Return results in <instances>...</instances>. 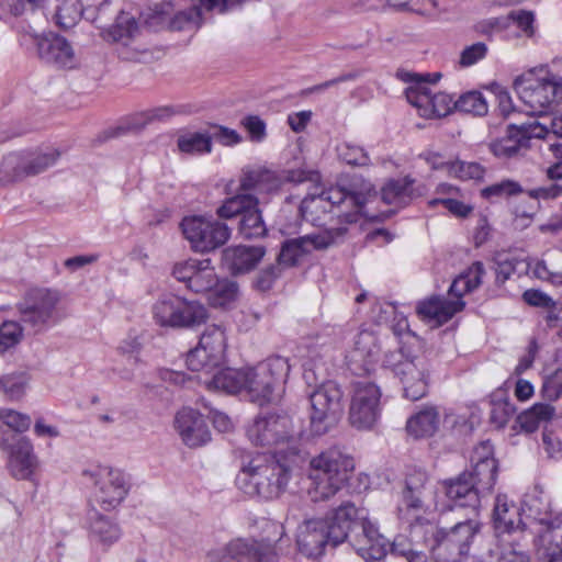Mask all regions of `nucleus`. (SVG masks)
<instances>
[{
	"instance_id": "3",
	"label": "nucleus",
	"mask_w": 562,
	"mask_h": 562,
	"mask_svg": "<svg viewBox=\"0 0 562 562\" xmlns=\"http://www.w3.org/2000/svg\"><path fill=\"white\" fill-rule=\"evenodd\" d=\"M393 322H395L391 326L393 333L401 336L407 331L413 341H404L397 350L386 352L382 367L398 379L405 398L417 401L428 392V367L424 357L418 355L420 342L415 335L411 334L406 317L397 313Z\"/></svg>"
},
{
	"instance_id": "50",
	"label": "nucleus",
	"mask_w": 562,
	"mask_h": 562,
	"mask_svg": "<svg viewBox=\"0 0 562 562\" xmlns=\"http://www.w3.org/2000/svg\"><path fill=\"white\" fill-rule=\"evenodd\" d=\"M29 376L24 372L8 374L0 378V390L10 400H20L26 390Z\"/></svg>"
},
{
	"instance_id": "40",
	"label": "nucleus",
	"mask_w": 562,
	"mask_h": 562,
	"mask_svg": "<svg viewBox=\"0 0 562 562\" xmlns=\"http://www.w3.org/2000/svg\"><path fill=\"white\" fill-rule=\"evenodd\" d=\"M138 24L130 13L121 12L114 25L106 32V38L112 42L127 45L137 34Z\"/></svg>"
},
{
	"instance_id": "21",
	"label": "nucleus",
	"mask_w": 562,
	"mask_h": 562,
	"mask_svg": "<svg viewBox=\"0 0 562 562\" xmlns=\"http://www.w3.org/2000/svg\"><path fill=\"white\" fill-rule=\"evenodd\" d=\"M94 481L95 497L101 507L110 510L120 505L130 488V477L120 469L99 467L93 472H86Z\"/></svg>"
},
{
	"instance_id": "9",
	"label": "nucleus",
	"mask_w": 562,
	"mask_h": 562,
	"mask_svg": "<svg viewBox=\"0 0 562 562\" xmlns=\"http://www.w3.org/2000/svg\"><path fill=\"white\" fill-rule=\"evenodd\" d=\"M372 186L364 184L360 191L346 190L341 187L330 188L318 195L305 196L300 205V213L306 221H314L310 213L314 209H325V203L330 205L329 212L337 210V217L340 222L356 223L359 215H366L364 206L371 196Z\"/></svg>"
},
{
	"instance_id": "27",
	"label": "nucleus",
	"mask_w": 562,
	"mask_h": 562,
	"mask_svg": "<svg viewBox=\"0 0 562 562\" xmlns=\"http://www.w3.org/2000/svg\"><path fill=\"white\" fill-rule=\"evenodd\" d=\"M176 428L186 446L198 448L211 440V431L202 414L198 411L184 407L175 418Z\"/></svg>"
},
{
	"instance_id": "7",
	"label": "nucleus",
	"mask_w": 562,
	"mask_h": 562,
	"mask_svg": "<svg viewBox=\"0 0 562 562\" xmlns=\"http://www.w3.org/2000/svg\"><path fill=\"white\" fill-rule=\"evenodd\" d=\"M482 524L476 518H463L450 528H439L432 522V528H419L412 536L423 535L427 540L430 536L432 542L430 549L435 562H463L470 552V548L481 531Z\"/></svg>"
},
{
	"instance_id": "60",
	"label": "nucleus",
	"mask_w": 562,
	"mask_h": 562,
	"mask_svg": "<svg viewBox=\"0 0 562 562\" xmlns=\"http://www.w3.org/2000/svg\"><path fill=\"white\" fill-rule=\"evenodd\" d=\"M199 402L204 408L209 409V418L212 420L215 429L220 432H227L233 428L232 420L225 413L213 408L204 397H201Z\"/></svg>"
},
{
	"instance_id": "20",
	"label": "nucleus",
	"mask_w": 562,
	"mask_h": 562,
	"mask_svg": "<svg viewBox=\"0 0 562 562\" xmlns=\"http://www.w3.org/2000/svg\"><path fill=\"white\" fill-rule=\"evenodd\" d=\"M447 497L446 508L450 512L464 510V518H476L480 516L481 496L483 493L471 482V475L463 471L452 479L442 482Z\"/></svg>"
},
{
	"instance_id": "14",
	"label": "nucleus",
	"mask_w": 562,
	"mask_h": 562,
	"mask_svg": "<svg viewBox=\"0 0 562 562\" xmlns=\"http://www.w3.org/2000/svg\"><path fill=\"white\" fill-rule=\"evenodd\" d=\"M342 391L334 381L318 386L310 396V428L313 435L323 436L339 423L342 413Z\"/></svg>"
},
{
	"instance_id": "30",
	"label": "nucleus",
	"mask_w": 562,
	"mask_h": 562,
	"mask_svg": "<svg viewBox=\"0 0 562 562\" xmlns=\"http://www.w3.org/2000/svg\"><path fill=\"white\" fill-rule=\"evenodd\" d=\"M202 383L211 391H222L226 394L246 393L247 367L216 369L210 378L202 379Z\"/></svg>"
},
{
	"instance_id": "46",
	"label": "nucleus",
	"mask_w": 562,
	"mask_h": 562,
	"mask_svg": "<svg viewBox=\"0 0 562 562\" xmlns=\"http://www.w3.org/2000/svg\"><path fill=\"white\" fill-rule=\"evenodd\" d=\"M543 559L557 561L562 557V519L552 524L542 537Z\"/></svg>"
},
{
	"instance_id": "39",
	"label": "nucleus",
	"mask_w": 562,
	"mask_h": 562,
	"mask_svg": "<svg viewBox=\"0 0 562 562\" xmlns=\"http://www.w3.org/2000/svg\"><path fill=\"white\" fill-rule=\"evenodd\" d=\"M83 14V5L80 0H57L54 14L55 24L68 30L75 26Z\"/></svg>"
},
{
	"instance_id": "23",
	"label": "nucleus",
	"mask_w": 562,
	"mask_h": 562,
	"mask_svg": "<svg viewBox=\"0 0 562 562\" xmlns=\"http://www.w3.org/2000/svg\"><path fill=\"white\" fill-rule=\"evenodd\" d=\"M1 446L9 452L8 468L11 475L18 480L31 479L37 460L30 439L15 434H3Z\"/></svg>"
},
{
	"instance_id": "35",
	"label": "nucleus",
	"mask_w": 562,
	"mask_h": 562,
	"mask_svg": "<svg viewBox=\"0 0 562 562\" xmlns=\"http://www.w3.org/2000/svg\"><path fill=\"white\" fill-rule=\"evenodd\" d=\"M176 113L177 111L175 110V108L170 105L157 106L140 112L137 115H135L126 126H117L114 131L111 132L110 136L115 137L123 135L128 131H139L153 122L166 121Z\"/></svg>"
},
{
	"instance_id": "64",
	"label": "nucleus",
	"mask_w": 562,
	"mask_h": 562,
	"mask_svg": "<svg viewBox=\"0 0 562 562\" xmlns=\"http://www.w3.org/2000/svg\"><path fill=\"white\" fill-rule=\"evenodd\" d=\"M522 300L530 306L542 307V308H554L557 303L547 293L529 289L522 293Z\"/></svg>"
},
{
	"instance_id": "32",
	"label": "nucleus",
	"mask_w": 562,
	"mask_h": 562,
	"mask_svg": "<svg viewBox=\"0 0 562 562\" xmlns=\"http://www.w3.org/2000/svg\"><path fill=\"white\" fill-rule=\"evenodd\" d=\"M464 301H448L447 299L432 297L417 305L418 315L428 321L442 325L450 321L458 312L462 311Z\"/></svg>"
},
{
	"instance_id": "13",
	"label": "nucleus",
	"mask_w": 562,
	"mask_h": 562,
	"mask_svg": "<svg viewBox=\"0 0 562 562\" xmlns=\"http://www.w3.org/2000/svg\"><path fill=\"white\" fill-rule=\"evenodd\" d=\"M441 74H427L425 78H418L416 74H405L403 80L412 82L405 89L407 101L418 109L422 116L425 117H443L456 110V100L451 94L446 92H432L428 83L437 82Z\"/></svg>"
},
{
	"instance_id": "10",
	"label": "nucleus",
	"mask_w": 562,
	"mask_h": 562,
	"mask_svg": "<svg viewBox=\"0 0 562 562\" xmlns=\"http://www.w3.org/2000/svg\"><path fill=\"white\" fill-rule=\"evenodd\" d=\"M288 358L272 356L254 367H247L246 395L260 406L278 400L290 373Z\"/></svg>"
},
{
	"instance_id": "53",
	"label": "nucleus",
	"mask_w": 562,
	"mask_h": 562,
	"mask_svg": "<svg viewBox=\"0 0 562 562\" xmlns=\"http://www.w3.org/2000/svg\"><path fill=\"white\" fill-rule=\"evenodd\" d=\"M515 413L516 407L508 398L492 400L490 419L496 427H504Z\"/></svg>"
},
{
	"instance_id": "51",
	"label": "nucleus",
	"mask_w": 562,
	"mask_h": 562,
	"mask_svg": "<svg viewBox=\"0 0 562 562\" xmlns=\"http://www.w3.org/2000/svg\"><path fill=\"white\" fill-rule=\"evenodd\" d=\"M447 171L461 180H481L485 173V169L480 164L460 160L447 162Z\"/></svg>"
},
{
	"instance_id": "59",
	"label": "nucleus",
	"mask_w": 562,
	"mask_h": 562,
	"mask_svg": "<svg viewBox=\"0 0 562 562\" xmlns=\"http://www.w3.org/2000/svg\"><path fill=\"white\" fill-rule=\"evenodd\" d=\"M451 0H411V11L420 15H431L447 9Z\"/></svg>"
},
{
	"instance_id": "22",
	"label": "nucleus",
	"mask_w": 562,
	"mask_h": 562,
	"mask_svg": "<svg viewBox=\"0 0 562 562\" xmlns=\"http://www.w3.org/2000/svg\"><path fill=\"white\" fill-rule=\"evenodd\" d=\"M548 126L544 122L532 120L520 125L510 124L507 127V134L491 143V151L498 158H513L521 149L529 147L531 138L547 137Z\"/></svg>"
},
{
	"instance_id": "29",
	"label": "nucleus",
	"mask_w": 562,
	"mask_h": 562,
	"mask_svg": "<svg viewBox=\"0 0 562 562\" xmlns=\"http://www.w3.org/2000/svg\"><path fill=\"white\" fill-rule=\"evenodd\" d=\"M492 519L497 533H513L525 528L520 508L503 494H498L495 498Z\"/></svg>"
},
{
	"instance_id": "18",
	"label": "nucleus",
	"mask_w": 562,
	"mask_h": 562,
	"mask_svg": "<svg viewBox=\"0 0 562 562\" xmlns=\"http://www.w3.org/2000/svg\"><path fill=\"white\" fill-rule=\"evenodd\" d=\"M381 389L367 380L356 381L349 407V422L358 430H371L381 417Z\"/></svg>"
},
{
	"instance_id": "45",
	"label": "nucleus",
	"mask_w": 562,
	"mask_h": 562,
	"mask_svg": "<svg viewBox=\"0 0 562 562\" xmlns=\"http://www.w3.org/2000/svg\"><path fill=\"white\" fill-rule=\"evenodd\" d=\"M192 5L188 10L179 11L169 20V27L173 31H182L190 25L200 26L202 11H209L199 1L192 0Z\"/></svg>"
},
{
	"instance_id": "12",
	"label": "nucleus",
	"mask_w": 562,
	"mask_h": 562,
	"mask_svg": "<svg viewBox=\"0 0 562 562\" xmlns=\"http://www.w3.org/2000/svg\"><path fill=\"white\" fill-rule=\"evenodd\" d=\"M153 315L159 326L170 328H193L209 317L202 303L176 294L159 297L153 305Z\"/></svg>"
},
{
	"instance_id": "57",
	"label": "nucleus",
	"mask_w": 562,
	"mask_h": 562,
	"mask_svg": "<svg viewBox=\"0 0 562 562\" xmlns=\"http://www.w3.org/2000/svg\"><path fill=\"white\" fill-rule=\"evenodd\" d=\"M541 394L548 401H557L562 395V369H557L543 379Z\"/></svg>"
},
{
	"instance_id": "41",
	"label": "nucleus",
	"mask_w": 562,
	"mask_h": 562,
	"mask_svg": "<svg viewBox=\"0 0 562 562\" xmlns=\"http://www.w3.org/2000/svg\"><path fill=\"white\" fill-rule=\"evenodd\" d=\"M223 361H215L205 348L200 344L187 355L186 363L189 370L193 372H203L205 375L212 373L220 368Z\"/></svg>"
},
{
	"instance_id": "52",
	"label": "nucleus",
	"mask_w": 562,
	"mask_h": 562,
	"mask_svg": "<svg viewBox=\"0 0 562 562\" xmlns=\"http://www.w3.org/2000/svg\"><path fill=\"white\" fill-rule=\"evenodd\" d=\"M283 271L284 269L278 262L268 265L256 274L252 282L254 288L260 292L271 290Z\"/></svg>"
},
{
	"instance_id": "62",
	"label": "nucleus",
	"mask_w": 562,
	"mask_h": 562,
	"mask_svg": "<svg viewBox=\"0 0 562 562\" xmlns=\"http://www.w3.org/2000/svg\"><path fill=\"white\" fill-rule=\"evenodd\" d=\"M241 125L248 132L252 142L260 143L266 136V123L257 115H247L241 120Z\"/></svg>"
},
{
	"instance_id": "44",
	"label": "nucleus",
	"mask_w": 562,
	"mask_h": 562,
	"mask_svg": "<svg viewBox=\"0 0 562 562\" xmlns=\"http://www.w3.org/2000/svg\"><path fill=\"white\" fill-rule=\"evenodd\" d=\"M210 263V259L200 260L188 288L189 290L195 293L210 292L212 286L215 285L217 278L214 268Z\"/></svg>"
},
{
	"instance_id": "49",
	"label": "nucleus",
	"mask_w": 562,
	"mask_h": 562,
	"mask_svg": "<svg viewBox=\"0 0 562 562\" xmlns=\"http://www.w3.org/2000/svg\"><path fill=\"white\" fill-rule=\"evenodd\" d=\"M177 143L179 150L186 154H204L212 149L210 135L202 133L181 135Z\"/></svg>"
},
{
	"instance_id": "43",
	"label": "nucleus",
	"mask_w": 562,
	"mask_h": 562,
	"mask_svg": "<svg viewBox=\"0 0 562 562\" xmlns=\"http://www.w3.org/2000/svg\"><path fill=\"white\" fill-rule=\"evenodd\" d=\"M456 110L474 116H483L488 112V104L482 92L468 91L456 100Z\"/></svg>"
},
{
	"instance_id": "55",
	"label": "nucleus",
	"mask_w": 562,
	"mask_h": 562,
	"mask_svg": "<svg viewBox=\"0 0 562 562\" xmlns=\"http://www.w3.org/2000/svg\"><path fill=\"white\" fill-rule=\"evenodd\" d=\"M524 192L521 186L514 180H502L493 183L481 191L484 199L492 200L493 198H507Z\"/></svg>"
},
{
	"instance_id": "19",
	"label": "nucleus",
	"mask_w": 562,
	"mask_h": 562,
	"mask_svg": "<svg viewBox=\"0 0 562 562\" xmlns=\"http://www.w3.org/2000/svg\"><path fill=\"white\" fill-rule=\"evenodd\" d=\"M347 233L346 226L324 229L317 234H307L290 238L282 243L276 262L285 268L295 267L300 260L313 250H323L342 238Z\"/></svg>"
},
{
	"instance_id": "11",
	"label": "nucleus",
	"mask_w": 562,
	"mask_h": 562,
	"mask_svg": "<svg viewBox=\"0 0 562 562\" xmlns=\"http://www.w3.org/2000/svg\"><path fill=\"white\" fill-rule=\"evenodd\" d=\"M59 302L60 295L55 290L31 289L16 304L20 322L32 334L44 333L60 321Z\"/></svg>"
},
{
	"instance_id": "36",
	"label": "nucleus",
	"mask_w": 562,
	"mask_h": 562,
	"mask_svg": "<svg viewBox=\"0 0 562 562\" xmlns=\"http://www.w3.org/2000/svg\"><path fill=\"white\" fill-rule=\"evenodd\" d=\"M555 414V408L546 403H536L529 409L524 411L516 417V427L521 431L533 432L540 425L550 422Z\"/></svg>"
},
{
	"instance_id": "56",
	"label": "nucleus",
	"mask_w": 562,
	"mask_h": 562,
	"mask_svg": "<svg viewBox=\"0 0 562 562\" xmlns=\"http://www.w3.org/2000/svg\"><path fill=\"white\" fill-rule=\"evenodd\" d=\"M0 417L4 425L16 434H23L30 429L32 419L27 414L13 409L1 411Z\"/></svg>"
},
{
	"instance_id": "5",
	"label": "nucleus",
	"mask_w": 562,
	"mask_h": 562,
	"mask_svg": "<svg viewBox=\"0 0 562 562\" xmlns=\"http://www.w3.org/2000/svg\"><path fill=\"white\" fill-rule=\"evenodd\" d=\"M247 437L258 447L276 448V456L300 463L304 459L297 432L294 431L291 417L284 412L259 414L247 428Z\"/></svg>"
},
{
	"instance_id": "42",
	"label": "nucleus",
	"mask_w": 562,
	"mask_h": 562,
	"mask_svg": "<svg viewBox=\"0 0 562 562\" xmlns=\"http://www.w3.org/2000/svg\"><path fill=\"white\" fill-rule=\"evenodd\" d=\"M59 156L60 153L57 149L34 154L23 161L21 170L26 176H36L54 166Z\"/></svg>"
},
{
	"instance_id": "8",
	"label": "nucleus",
	"mask_w": 562,
	"mask_h": 562,
	"mask_svg": "<svg viewBox=\"0 0 562 562\" xmlns=\"http://www.w3.org/2000/svg\"><path fill=\"white\" fill-rule=\"evenodd\" d=\"M353 459L338 448H329L310 461L313 487L308 495L313 502L327 501L336 495L353 470Z\"/></svg>"
},
{
	"instance_id": "2",
	"label": "nucleus",
	"mask_w": 562,
	"mask_h": 562,
	"mask_svg": "<svg viewBox=\"0 0 562 562\" xmlns=\"http://www.w3.org/2000/svg\"><path fill=\"white\" fill-rule=\"evenodd\" d=\"M282 184V179L266 168L244 169L239 179V192L227 198L216 214L220 218L238 216V233L246 239L266 236L267 226L259 209V200L250 192L258 194L274 193Z\"/></svg>"
},
{
	"instance_id": "61",
	"label": "nucleus",
	"mask_w": 562,
	"mask_h": 562,
	"mask_svg": "<svg viewBox=\"0 0 562 562\" xmlns=\"http://www.w3.org/2000/svg\"><path fill=\"white\" fill-rule=\"evenodd\" d=\"M487 54V46L483 42L474 43L470 46H467L460 56V65L462 67H470L481 59H483Z\"/></svg>"
},
{
	"instance_id": "16",
	"label": "nucleus",
	"mask_w": 562,
	"mask_h": 562,
	"mask_svg": "<svg viewBox=\"0 0 562 562\" xmlns=\"http://www.w3.org/2000/svg\"><path fill=\"white\" fill-rule=\"evenodd\" d=\"M180 227L184 238L198 252H210L222 247L232 233L227 224L201 215L186 216Z\"/></svg>"
},
{
	"instance_id": "28",
	"label": "nucleus",
	"mask_w": 562,
	"mask_h": 562,
	"mask_svg": "<svg viewBox=\"0 0 562 562\" xmlns=\"http://www.w3.org/2000/svg\"><path fill=\"white\" fill-rule=\"evenodd\" d=\"M263 246H234L222 252V265L232 276H240L252 271L263 259Z\"/></svg>"
},
{
	"instance_id": "47",
	"label": "nucleus",
	"mask_w": 562,
	"mask_h": 562,
	"mask_svg": "<svg viewBox=\"0 0 562 562\" xmlns=\"http://www.w3.org/2000/svg\"><path fill=\"white\" fill-rule=\"evenodd\" d=\"M25 327L18 321H4L0 324V353L15 348L23 338Z\"/></svg>"
},
{
	"instance_id": "4",
	"label": "nucleus",
	"mask_w": 562,
	"mask_h": 562,
	"mask_svg": "<svg viewBox=\"0 0 562 562\" xmlns=\"http://www.w3.org/2000/svg\"><path fill=\"white\" fill-rule=\"evenodd\" d=\"M557 64L531 68L514 80L518 98L532 116L553 115L562 104V77L552 69Z\"/></svg>"
},
{
	"instance_id": "15",
	"label": "nucleus",
	"mask_w": 562,
	"mask_h": 562,
	"mask_svg": "<svg viewBox=\"0 0 562 562\" xmlns=\"http://www.w3.org/2000/svg\"><path fill=\"white\" fill-rule=\"evenodd\" d=\"M271 528L279 535L277 539H234L224 547L218 562H279L277 544L282 541L283 526L272 524Z\"/></svg>"
},
{
	"instance_id": "6",
	"label": "nucleus",
	"mask_w": 562,
	"mask_h": 562,
	"mask_svg": "<svg viewBox=\"0 0 562 562\" xmlns=\"http://www.w3.org/2000/svg\"><path fill=\"white\" fill-rule=\"evenodd\" d=\"M291 461L266 457L252 458L236 476V484L246 495L270 501L284 493L291 479Z\"/></svg>"
},
{
	"instance_id": "31",
	"label": "nucleus",
	"mask_w": 562,
	"mask_h": 562,
	"mask_svg": "<svg viewBox=\"0 0 562 562\" xmlns=\"http://www.w3.org/2000/svg\"><path fill=\"white\" fill-rule=\"evenodd\" d=\"M88 520L89 539L93 546H101L105 551L121 538L117 524L97 510L89 512Z\"/></svg>"
},
{
	"instance_id": "38",
	"label": "nucleus",
	"mask_w": 562,
	"mask_h": 562,
	"mask_svg": "<svg viewBox=\"0 0 562 562\" xmlns=\"http://www.w3.org/2000/svg\"><path fill=\"white\" fill-rule=\"evenodd\" d=\"M199 344L211 352L215 361H223L226 350L225 330L221 325H207L200 337Z\"/></svg>"
},
{
	"instance_id": "26",
	"label": "nucleus",
	"mask_w": 562,
	"mask_h": 562,
	"mask_svg": "<svg viewBox=\"0 0 562 562\" xmlns=\"http://www.w3.org/2000/svg\"><path fill=\"white\" fill-rule=\"evenodd\" d=\"M38 57L46 64L59 68H72L76 63L75 52L70 43L55 33L34 36Z\"/></svg>"
},
{
	"instance_id": "24",
	"label": "nucleus",
	"mask_w": 562,
	"mask_h": 562,
	"mask_svg": "<svg viewBox=\"0 0 562 562\" xmlns=\"http://www.w3.org/2000/svg\"><path fill=\"white\" fill-rule=\"evenodd\" d=\"M381 344L375 333L360 330L353 339V349L349 352L347 364L355 375L370 374L379 360Z\"/></svg>"
},
{
	"instance_id": "34",
	"label": "nucleus",
	"mask_w": 562,
	"mask_h": 562,
	"mask_svg": "<svg viewBox=\"0 0 562 562\" xmlns=\"http://www.w3.org/2000/svg\"><path fill=\"white\" fill-rule=\"evenodd\" d=\"M439 427V412L436 407H425L413 415L406 423L408 435L414 438L432 436Z\"/></svg>"
},
{
	"instance_id": "63",
	"label": "nucleus",
	"mask_w": 562,
	"mask_h": 562,
	"mask_svg": "<svg viewBox=\"0 0 562 562\" xmlns=\"http://www.w3.org/2000/svg\"><path fill=\"white\" fill-rule=\"evenodd\" d=\"M518 261L509 258H497L494 262L495 284L502 286L515 272Z\"/></svg>"
},
{
	"instance_id": "58",
	"label": "nucleus",
	"mask_w": 562,
	"mask_h": 562,
	"mask_svg": "<svg viewBox=\"0 0 562 562\" xmlns=\"http://www.w3.org/2000/svg\"><path fill=\"white\" fill-rule=\"evenodd\" d=\"M509 24L512 22L522 31L527 37L535 35V14L531 11L526 10H513L508 13Z\"/></svg>"
},
{
	"instance_id": "1",
	"label": "nucleus",
	"mask_w": 562,
	"mask_h": 562,
	"mask_svg": "<svg viewBox=\"0 0 562 562\" xmlns=\"http://www.w3.org/2000/svg\"><path fill=\"white\" fill-rule=\"evenodd\" d=\"M347 540L366 562H378L386 555V540L363 509L351 502L341 503L324 518L305 520L296 535L299 551L307 558H318L327 546L336 548Z\"/></svg>"
},
{
	"instance_id": "25",
	"label": "nucleus",
	"mask_w": 562,
	"mask_h": 562,
	"mask_svg": "<svg viewBox=\"0 0 562 562\" xmlns=\"http://www.w3.org/2000/svg\"><path fill=\"white\" fill-rule=\"evenodd\" d=\"M472 470L468 471L471 482L484 494L492 492L496 484L498 463L494 458V449L490 441H482L474 448L471 456Z\"/></svg>"
},
{
	"instance_id": "37",
	"label": "nucleus",
	"mask_w": 562,
	"mask_h": 562,
	"mask_svg": "<svg viewBox=\"0 0 562 562\" xmlns=\"http://www.w3.org/2000/svg\"><path fill=\"white\" fill-rule=\"evenodd\" d=\"M413 183L414 179L408 176L390 180L382 188V200L386 204L406 205L413 196Z\"/></svg>"
},
{
	"instance_id": "54",
	"label": "nucleus",
	"mask_w": 562,
	"mask_h": 562,
	"mask_svg": "<svg viewBox=\"0 0 562 562\" xmlns=\"http://www.w3.org/2000/svg\"><path fill=\"white\" fill-rule=\"evenodd\" d=\"M338 156L347 165L364 167L370 162L368 153L360 146L344 143L338 146Z\"/></svg>"
},
{
	"instance_id": "48",
	"label": "nucleus",
	"mask_w": 562,
	"mask_h": 562,
	"mask_svg": "<svg viewBox=\"0 0 562 562\" xmlns=\"http://www.w3.org/2000/svg\"><path fill=\"white\" fill-rule=\"evenodd\" d=\"M210 301L214 306L224 307L234 302L238 295V284L235 281L224 279L216 280V283L210 290Z\"/></svg>"
},
{
	"instance_id": "33",
	"label": "nucleus",
	"mask_w": 562,
	"mask_h": 562,
	"mask_svg": "<svg viewBox=\"0 0 562 562\" xmlns=\"http://www.w3.org/2000/svg\"><path fill=\"white\" fill-rule=\"evenodd\" d=\"M484 274V265L481 261L473 262L465 272L453 280L449 288V294L453 296V299L447 300L463 301V295L476 290L481 285Z\"/></svg>"
},
{
	"instance_id": "17",
	"label": "nucleus",
	"mask_w": 562,
	"mask_h": 562,
	"mask_svg": "<svg viewBox=\"0 0 562 562\" xmlns=\"http://www.w3.org/2000/svg\"><path fill=\"white\" fill-rule=\"evenodd\" d=\"M427 481L428 476L424 470L413 468L406 473L403 491L404 507L400 508V518L407 525L411 533H416L419 528H432V521L425 516L424 494Z\"/></svg>"
}]
</instances>
